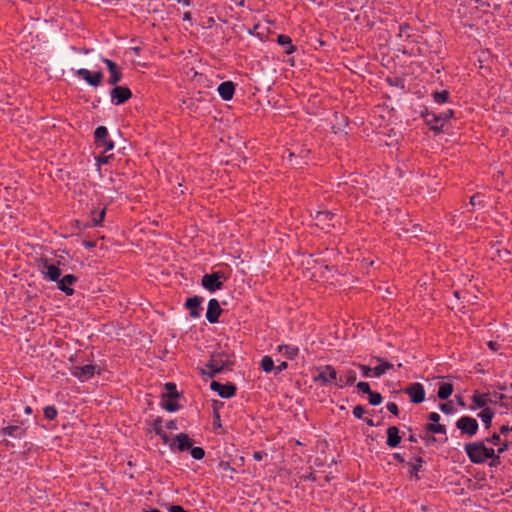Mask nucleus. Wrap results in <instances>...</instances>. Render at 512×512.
Wrapping results in <instances>:
<instances>
[{"label": "nucleus", "mask_w": 512, "mask_h": 512, "mask_svg": "<svg viewBox=\"0 0 512 512\" xmlns=\"http://www.w3.org/2000/svg\"><path fill=\"white\" fill-rule=\"evenodd\" d=\"M507 443H503L497 450L486 447L482 442H472L465 445V452L472 463H483L487 459L498 457L507 450Z\"/></svg>", "instance_id": "f257e3e1"}, {"label": "nucleus", "mask_w": 512, "mask_h": 512, "mask_svg": "<svg viewBox=\"0 0 512 512\" xmlns=\"http://www.w3.org/2000/svg\"><path fill=\"white\" fill-rule=\"evenodd\" d=\"M169 447L174 452H183L185 450H190L191 456L195 460H201L205 452L201 447H192V440L185 433L177 434L171 443H169Z\"/></svg>", "instance_id": "f03ea898"}, {"label": "nucleus", "mask_w": 512, "mask_h": 512, "mask_svg": "<svg viewBox=\"0 0 512 512\" xmlns=\"http://www.w3.org/2000/svg\"><path fill=\"white\" fill-rule=\"evenodd\" d=\"M338 372L331 365L320 366L316 368V375L314 376V382L320 386L336 385L340 388L343 387L342 378L337 377Z\"/></svg>", "instance_id": "7ed1b4c3"}, {"label": "nucleus", "mask_w": 512, "mask_h": 512, "mask_svg": "<svg viewBox=\"0 0 512 512\" xmlns=\"http://www.w3.org/2000/svg\"><path fill=\"white\" fill-rule=\"evenodd\" d=\"M229 365H231V361L227 354L215 353L211 356L209 362L206 364V368L201 369V373L212 378Z\"/></svg>", "instance_id": "20e7f679"}, {"label": "nucleus", "mask_w": 512, "mask_h": 512, "mask_svg": "<svg viewBox=\"0 0 512 512\" xmlns=\"http://www.w3.org/2000/svg\"><path fill=\"white\" fill-rule=\"evenodd\" d=\"M26 427L22 421H15L1 429L3 436H8L14 439H22L26 436Z\"/></svg>", "instance_id": "39448f33"}, {"label": "nucleus", "mask_w": 512, "mask_h": 512, "mask_svg": "<svg viewBox=\"0 0 512 512\" xmlns=\"http://www.w3.org/2000/svg\"><path fill=\"white\" fill-rule=\"evenodd\" d=\"M456 427L463 434H467L469 436H473L478 431V423L475 418L469 416H462L456 422Z\"/></svg>", "instance_id": "423d86ee"}, {"label": "nucleus", "mask_w": 512, "mask_h": 512, "mask_svg": "<svg viewBox=\"0 0 512 512\" xmlns=\"http://www.w3.org/2000/svg\"><path fill=\"white\" fill-rule=\"evenodd\" d=\"M95 143L98 147L103 148L104 152L114 148V143L108 139V130L105 126H99L95 130Z\"/></svg>", "instance_id": "0eeeda50"}, {"label": "nucleus", "mask_w": 512, "mask_h": 512, "mask_svg": "<svg viewBox=\"0 0 512 512\" xmlns=\"http://www.w3.org/2000/svg\"><path fill=\"white\" fill-rule=\"evenodd\" d=\"M76 75L82 78L88 85L92 87H98L103 79V73L101 71H97L91 73L88 69L80 68L76 71Z\"/></svg>", "instance_id": "6e6552de"}, {"label": "nucleus", "mask_w": 512, "mask_h": 512, "mask_svg": "<svg viewBox=\"0 0 512 512\" xmlns=\"http://www.w3.org/2000/svg\"><path fill=\"white\" fill-rule=\"evenodd\" d=\"M97 367L92 364L84 366H75L72 368L71 373L73 376L78 378L80 381L85 382L91 379L96 373Z\"/></svg>", "instance_id": "1a4fd4ad"}, {"label": "nucleus", "mask_w": 512, "mask_h": 512, "mask_svg": "<svg viewBox=\"0 0 512 512\" xmlns=\"http://www.w3.org/2000/svg\"><path fill=\"white\" fill-rule=\"evenodd\" d=\"M311 216L313 218L314 224L323 230L333 225L331 223L333 214L327 210H317L315 214H311Z\"/></svg>", "instance_id": "9d476101"}, {"label": "nucleus", "mask_w": 512, "mask_h": 512, "mask_svg": "<svg viewBox=\"0 0 512 512\" xmlns=\"http://www.w3.org/2000/svg\"><path fill=\"white\" fill-rule=\"evenodd\" d=\"M219 273L205 274L202 277V286L210 292L220 290L223 286Z\"/></svg>", "instance_id": "9b49d317"}, {"label": "nucleus", "mask_w": 512, "mask_h": 512, "mask_svg": "<svg viewBox=\"0 0 512 512\" xmlns=\"http://www.w3.org/2000/svg\"><path fill=\"white\" fill-rule=\"evenodd\" d=\"M41 273L45 279L49 281H58L61 276V271L58 266L49 263L48 260H43L41 264Z\"/></svg>", "instance_id": "f8f14e48"}, {"label": "nucleus", "mask_w": 512, "mask_h": 512, "mask_svg": "<svg viewBox=\"0 0 512 512\" xmlns=\"http://www.w3.org/2000/svg\"><path fill=\"white\" fill-rule=\"evenodd\" d=\"M453 116V110L449 109L446 112L439 114L427 115V122L431 125L432 129H440L444 122Z\"/></svg>", "instance_id": "ddd939ff"}, {"label": "nucleus", "mask_w": 512, "mask_h": 512, "mask_svg": "<svg viewBox=\"0 0 512 512\" xmlns=\"http://www.w3.org/2000/svg\"><path fill=\"white\" fill-rule=\"evenodd\" d=\"M131 91L129 88L124 86H116L110 92L111 100L116 105H120L126 102L131 97Z\"/></svg>", "instance_id": "4468645a"}, {"label": "nucleus", "mask_w": 512, "mask_h": 512, "mask_svg": "<svg viewBox=\"0 0 512 512\" xmlns=\"http://www.w3.org/2000/svg\"><path fill=\"white\" fill-rule=\"evenodd\" d=\"M405 392L410 396L413 403H422L425 399V391L420 383H414L410 385Z\"/></svg>", "instance_id": "2eb2a0df"}, {"label": "nucleus", "mask_w": 512, "mask_h": 512, "mask_svg": "<svg viewBox=\"0 0 512 512\" xmlns=\"http://www.w3.org/2000/svg\"><path fill=\"white\" fill-rule=\"evenodd\" d=\"M210 388L213 391L218 392V394L222 398H230L236 392V388H235V386L233 384H221V383L216 382V381H212L211 382Z\"/></svg>", "instance_id": "dca6fc26"}, {"label": "nucleus", "mask_w": 512, "mask_h": 512, "mask_svg": "<svg viewBox=\"0 0 512 512\" xmlns=\"http://www.w3.org/2000/svg\"><path fill=\"white\" fill-rule=\"evenodd\" d=\"M102 60L106 64V66L109 70V73H110L108 83L110 85H116L122 79V72H121L120 68L117 66V64L115 62H113L110 59H102Z\"/></svg>", "instance_id": "f3484780"}, {"label": "nucleus", "mask_w": 512, "mask_h": 512, "mask_svg": "<svg viewBox=\"0 0 512 512\" xmlns=\"http://www.w3.org/2000/svg\"><path fill=\"white\" fill-rule=\"evenodd\" d=\"M77 278L72 274H67L63 278H59L58 281V289L64 292L66 295H72L74 293L73 288L71 286L76 282Z\"/></svg>", "instance_id": "a211bd4d"}, {"label": "nucleus", "mask_w": 512, "mask_h": 512, "mask_svg": "<svg viewBox=\"0 0 512 512\" xmlns=\"http://www.w3.org/2000/svg\"><path fill=\"white\" fill-rule=\"evenodd\" d=\"M221 313L219 302L216 299H210L208 302L206 318L210 323H215Z\"/></svg>", "instance_id": "6ab92c4d"}, {"label": "nucleus", "mask_w": 512, "mask_h": 512, "mask_svg": "<svg viewBox=\"0 0 512 512\" xmlns=\"http://www.w3.org/2000/svg\"><path fill=\"white\" fill-rule=\"evenodd\" d=\"M217 91L223 100L228 101L231 100L234 95L235 86L233 82L225 81L218 86Z\"/></svg>", "instance_id": "aec40b11"}, {"label": "nucleus", "mask_w": 512, "mask_h": 512, "mask_svg": "<svg viewBox=\"0 0 512 512\" xmlns=\"http://www.w3.org/2000/svg\"><path fill=\"white\" fill-rule=\"evenodd\" d=\"M201 302H202V298H200L198 296H194V297L188 298L186 300L185 305L189 309L191 317L198 318L200 316Z\"/></svg>", "instance_id": "412c9836"}, {"label": "nucleus", "mask_w": 512, "mask_h": 512, "mask_svg": "<svg viewBox=\"0 0 512 512\" xmlns=\"http://www.w3.org/2000/svg\"><path fill=\"white\" fill-rule=\"evenodd\" d=\"M490 397L488 394H481L479 392H475L472 396V405L471 409L475 410L477 408H488L487 405L490 403Z\"/></svg>", "instance_id": "4be33fe9"}, {"label": "nucleus", "mask_w": 512, "mask_h": 512, "mask_svg": "<svg viewBox=\"0 0 512 512\" xmlns=\"http://www.w3.org/2000/svg\"><path fill=\"white\" fill-rule=\"evenodd\" d=\"M401 437L399 436V430L396 426H391L387 429V445L391 448H395L399 445Z\"/></svg>", "instance_id": "5701e85b"}, {"label": "nucleus", "mask_w": 512, "mask_h": 512, "mask_svg": "<svg viewBox=\"0 0 512 512\" xmlns=\"http://www.w3.org/2000/svg\"><path fill=\"white\" fill-rule=\"evenodd\" d=\"M377 361L379 362V365L373 368L374 377H381L383 374H385L388 370H390L393 367V365L390 362L384 361L381 358H377Z\"/></svg>", "instance_id": "b1692460"}, {"label": "nucleus", "mask_w": 512, "mask_h": 512, "mask_svg": "<svg viewBox=\"0 0 512 512\" xmlns=\"http://www.w3.org/2000/svg\"><path fill=\"white\" fill-rule=\"evenodd\" d=\"M277 42L281 46L285 47L286 54H292L296 49L295 46L292 44L291 38L287 35H283V34L278 35Z\"/></svg>", "instance_id": "393cba45"}, {"label": "nucleus", "mask_w": 512, "mask_h": 512, "mask_svg": "<svg viewBox=\"0 0 512 512\" xmlns=\"http://www.w3.org/2000/svg\"><path fill=\"white\" fill-rule=\"evenodd\" d=\"M277 351L283 354L288 359H293L297 356L299 349L295 346L279 345Z\"/></svg>", "instance_id": "a878e982"}, {"label": "nucleus", "mask_w": 512, "mask_h": 512, "mask_svg": "<svg viewBox=\"0 0 512 512\" xmlns=\"http://www.w3.org/2000/svg\"><path fill=\"white\" fill-rule=\"evenodd\" d=\"M160 404L165 410H167L169 412H174V411L178 410V408H179V406L176 402V397L162 396Z\"/></svg>", "instance_id": "bb28decb"}, {"label": "nucleus", "mask_w": 512, "mask_h": 512, "mask_svg": "<svg viewBox=\"0 0 512 512\" xmlns=\"http://www.w3.org/2000/svg\"><path fill=\"white\" fill-rule=\"evenodd\" d=\"M340 378H342L343 387L345 385H351L356 380V372L353 369H350V368L349 369H345L344 371H342V374H341Z\"/></svg>", "instance_id": "cd10ccee"}, {"label": "nucleus", "mask_w": 512, "mask_h": 512, "mask_svg": "<svg viewBox=\"0 0 512 512\" xmlns=\"http://www.w3.org/2000/svg\"><path fill=\"white\" fill-rule=\"evenodd\" d=\"M453 392V386L450 383H442L438 389V397L440 399H447Z\"/></svg>", "instance_id": "c85d7f7f"}, {"label": "nucleus", "mask_w": 512, "mask_h": 512, "mask_svg": "<svg viewBox=\"0 0 512 512\" xmlns=\"http://www.w3.org/2000/svg\"><path fill=\"white\" fill-rule=\"evenodd\" d=\"M493 416L494 413L490 408L482 409V411L478 414V417L486 425V428H489L491 426Z\"/></svg>", "instance_id": "c756f323"}, {"label": "nucleus", "mask_w": 512, "mask_h": 512, "mask_svg": "<svg viewBox=\"0 0 512 512\" xmlns=\"http://www.w3.org/2000/svg\"><path fill=\"white\" fill-rule=\"evenodd\" d=\"M260 365L265 372H270L274 369V362L272 358L269 356H264L261 360Z\"/></svg>", "instance_id": "7c9ffc66"}, {"label": "nucleus", "mask_w": 512, "mask_h": 512, "mask_svg": "<svg viewBox=\"0 0 512 512\" xmlns=\"http://www.w3.org/2000/svg\"><path fill=\"white\" fill-rule=\"evenodd\" d=\"M105 216V209H101L100 211H92L91 212V221L94 225H99Z\"/></svg>", "instance_id": "2f4dec72"}, {"label": "nucleus", "mask_w": 512, "mask_h": 512, "mask_svg": "<svg viewBox=\"0 0 512 512\" xmlns=\"http://www.w3.org/2000/svg\"><path fill=\"white\" fill-rule=\"evenodd\" d=\"M427 430L434 433V434H445L446 429L444 425H441L439 423L432 422L427 426Z\"/></svg>", "instance_id": "473e14b6"}, {"label": "nucleus", "mask_w": 512, "mask_h": 512, "mask_svg": "<svg viewBox=\"0 0 512 512\" xmlns=\"http://www.w3.org/2000/svg\"><path fill=\"white\" fill-rule=\"evenodd\" d=\"M369 403L373 406L381 404L383 398L380 393L372 391L368 394Z\"/></svg>", "instance_id": "72a5a7b5"}, {"label": "nucleus", "mask_w": 512, "mask_h": 512, "mask_svg": "<svg viewBox=\"0 0 512 512\" xmlns=\"http://www.w3.org/2000/svg\"><path fill=\"white\" fill-rule=\"evenodd\" d=\"M165 390H166V392L163 394V396H167V397H177L178 396V393L176 391V386L173 383H166Z\"/></svg>", "instance_id": "f704fd0d"}, {"label": "nucleus", "mask_w": 512, "mask_h": 512, "mask_svg": "<svg viewBox=\"0 0 512 512\" xmlns=\"http://www.w3.org/2000/svg\"><path fill=\"white\" fill-rule=\"evenodd\" d=\"M448 92L447 91H441V92H435L434 93V100L435 102L442 104L445 103L448 99Z\"/></svg>", "instance_id": "c9c22d12"}, {"label": "nucleus", "mask_w": 512, "mask_h": 512, "mask_svg": "<svg viewBox=\"0 0 512 512\" xmlns=\"http://www.w3.org/2000/svg\"><path fill=\"white\" fill-rule=\"evenodd\" d=\"M44 415L47 419L53 420L57 416V409L54 406L44 408Z\"/></svg>", "instance_id": "e433bc0d"}, {"label": "nucleus", "mask_w": 512, "mask_h": 512, "mask_svg": "<svg viewBox=\"0 0 512 512\" xmlns=\"http://www.w3.org/2000/svg\"><path fill=\"white\" fill-rule=\"evenodd\" d=\"M423 460L421 458H417L415 462L410 463V472L412 475H416L419 469L422 467Z\"/></svg>", "instance_id": "4c0bfd02"}, {"label": "nucleus", "mask_w": 512, "mask_h": 512, "mask_svg": "<svg viewBox=\"0 0 512 512\" xmlns=\"http://www.w3.org/2000/svg\"><path fill=\"white\" fill-rule=\"evenodd\" d=\"M357 388L359 389V391H361V392H363V393H365L367 395L372 392L368 382H358Z\"/></svg>", "instance_id": "58836bf2"}, {"label": "nucleus", "mask_w": 512, "mask_h": 512, "mask_svg": "<svg viewBox=\"0 0 512 512\" xmlns=\"http://www.w3.org/2000/svg\"><path fill=\"white\" fill-rule=\"evenodd\" d=\"M358 367L361 369L364 377L373 376V369L370 368L369 366L359 364Z\"/></svg>", "instance_id": "ea45409f"}, {"label": "nucleus", "mask_w": 512, "mask_h": 512, "mask_svg": "<svg viewBox=\"0 0 512 512\" xmlns=\"http://www.w3.org/2000/svg\"><path fill=\"white\" fill-rule=\"evenodd\" d=\"M364 413H365V409H364V407H362L360 405L355 406L353 409V415L356 418H359V419L362 418Z\"/></svg>", "instance_id": "a19ab883"}, {"label": "nucleus", "mask_w": 512, "mask_h": 512, "mask_svg": "<svg viewBox=\"0 0 512 512\" xmlns=\"http://www.w3.org/2000/svg\"><path fill=\"white\" fill-rule=\"evenodd\" d=\"M386 407H387L388 411H390L394 415L398 414V407H397L396 403L389 402V403H387Z\"/></svg>", "instance_id": "79ce46f5"}, {"label": "nucleus", "mask_w": 512, "mask_h": 512, "mask_svg": "<svg viewBox=\"0 0 512 512\" xmlns=\"http://www.w3.org/2000/svg\"><path fill=\"white\" fill-rule=\"evenodd\" d=\"M156 432L160 436V438L162 439L164 444H168L169 445V443H171L169 441L168 436L165 433H163L160 428H156Z\"/></svg>", "instance_id": "37998d69"}, {"label": "nucleus", "mask_w": 512, "mask_h": 512, "mask_svg": "<svg viewBox=\"0 0 512 512\" xmlns=\"http://www.w3.org/2000/svg\"><path fill=\"white\" fill-rule=\"evenodd\" d=\"M288 365L286 362H281L277 366H274V369L276 370V373H280L281 371L287 369Z\"/></svg>", "instance_id": "c03bdc74"}, {"label": "nucleus", "mask_w": 512, "mask_h": 512, "mask_svg": "<svg viewBox=\"0 0 512 512\" xmlns=\"http://www.w3.org/2000/svg\"><path fill=\"white\" fill-rule=\"evenodd\" d=\"M487 441L493 443L494 445H499L500 436L498 434H493L491 438H487Z\"/></svg>", "instance_id": "a18cd8bd"}, {"label": "nucleus", "mask_w": 512, "mask_h": 512, "mask_svg": "<svg viewBox=\"0 0 512 512\" xmlns=\"http://www.w3.org/2000/svg\"><path fill=\"white\" fill-rule=\"evenodd\" d=\"M429 420L434 423H438L440 420V415L436 412H432L429 414Z\"/></svg>", "instance_id": "49530a36"}, {"label": "nucleus", "mask_w": 512, "mask_h": 512, "mask_svg": "<svg viewBox=\"0 0 512 512\" xmlns=\"http://www.w3.org/2000/svg\"><path fill=\"white\" fill-rule=\"evenodd\" d=\"M440 409L442 412L447 413V414L452 412V406L450 404H442L440 406Z\"/></svg>", "instance_id": "de8ad7c7"}, {"label": "nucleus", "mask_w": 512, "mask_h": 512, "mask_svg": "<svg viewBox=\"0 0 512 512\" xmlns=\"http://www.w3.org/2000/svg\"><path fill=\"white\" fill-rule=\"evenodd\" d=\"M170 512H187L179 505H173L169 507Z\"/></svg>", "instance_id": "09e8293b"}, {"label": "nucleus", "mask_w": 512, "mask_h": 512, "mask_svg": "<svg viewBox=\"0 0 512 512\" xmlns=\"http://www.w3.org/2000/svg\"><path fill=\"white\" fill-rule=\"evenodd\" d=\"M253 458H254L255 460H257V461H260V460H262V458H263V453H262V452H255V453L253 454Z\"/></svg>", "instance_id": "8fccbe9b"}, {"label": "nucleus", "mask_w": 512, "mask_h": 512, "mask_svg": "<svg viewBox=\"0 0 512 512\" xmlns=\"http://www.w3.org/2000/svg\"><path fill=\"white\" fill-rule=\"evenodd\" d=\"M109 157H110V156H104V155H103V156H99V157H98V162H99V163H107V162H108V160H109Z\"/></svg>", "instance_id": "3c124183"}, {"label": "nucleus", "mask_w": 512, "mask_h": 512, "mask_svg": "<svg viewBox=\"0 0 512 512\" xmlns=\"http://www.w3.org/2000/svg\"><path fill=\"white\" fill-rule=\"evenodd\" d=\"M508 431H511V430H510V427H508V426L503 425V426L500 428V432H501V433H506V432H508Z\"/></svg>", "instance_id": "603ef678"}, {"label": "nucleus", "mask_w": 512, "mask_h": 512, "mask_svg": "<svg viewBox=\"0 0 512 512\" xmlns=\"http://www.w3.org/2000/svg\"><path fill=\"white\" fill-rule=\"evenodd\" d=\"M167 427H168L169 429H175V428H176V425H175V423H174L173 421H170V422H168V423H167Z\"/></svg>", "instance_id": "864d4df0"}, {"label": "nucleus", "mask_w": 512, "mask_h": 512, "mask_svg": "<svg viewBox=\"0 0 512 512\" xmlns=\"http://www.w3.org/2000/svg\"><path fill=\"white\" fill-rule=\"evenodd\" d=\"M476 199H477V196H472V197L470 198V203H471V205H472V206H475V205H476Z\"/></svg>", "instance_id": "5fc2aeb1"}, {"label": "nucleus", "mask_w": 512, "mask_h": 512, "mask_svg": "<svg viewBox=\"0 0 512 512\" xmlns=\"http://www.w3.org/2000/svg\"><path fill=\"white\" fill-rule=\"evenodd\" d=\"M488 346H489L492 350H496V347H495V346H496V343H495V342H492V341L488 342Z\"/></svg>", "instance_id": "6e6d98bb"}, {"label": "nucleus", "mask_w": 512, "mask_h": 512, "mask_svg": "<svg viewBox=\"0 0 512 512\" xmlns=\"http://www.w3.org/2000/svg\"><path fill=\"white\" fill-rule=\"evenodd\" d=\"M25 413H26V414H31V413H32V409H31V407L27 406V407L25 408Z\"/></svg>", "instance_id": "4d7b16f0"}, {"label": "nucleus", "mask_w": 512, "mask_h": 512, "mask_svg": "<svg viewBox=\"0 0 512 512\" xmlns=\"http://www.w3.org/2000/svg\"><path fill=\"white\" fill-rule=\"evenodd\" d=\"M184 19H185V20H189V19H190V13H189V12H186V13L184 14Z\"/></svg>", "instance_id": "13d9d810"}, {"label": "nucleus", "mask_w": 512, "mask_h": 512, "mask_svg": "<svg viewBox=\"0 0 512 512\" xmlns=\"http://www.w3.org/2000/svg\"><path fill=\"white\" fill-rule=\"evenodd\" d=\"M395 458H397L398 460L402 461V458L400 457L399 454H395Z\"/></svg>", "instance_id": "bf43d9fd"}, {"label": "nucleus", "mask_w": 512, "mask_h": 512, "mask_svg": "<svg viewBox=\"0 0 512 512\" xmlns=\"http://www.w3.org/2000/svg\"><path fill=\"white\" fill-rule=\"evenodd\" d=\"M367 424L370 425V426H373V421L372 420H368Z\"/></svg>", "instance_id": "052dcab7"}, {"label": "nucleus", "mask_w": 512, "mask_h": 512, "mask_svg": "<svg viewBox=\"0 0 512 512\" xmlns=\"http://www.w3.org/2000/svg\"><path fill=\"white\" fill-rule=\"evenodd\" d=\"M147 512H161V511H159L158 509H152V510L147 511Z\"/></svg>", "instance_id": "680f3d73"}, {"label": "nucleus", "mask_w": 512, "mask_h": 512, "mask_svg": "<svg viewBox=\"0 0 512 512\" xmlns=\"http://www.w3.org/2000/svg\"><path fill=\"white\" fill-rule=\"evenodd\" d=\"M294 156V153H289V158L291 159Z\"/></svg>", "instance_id": "e2e57ef3"}, {"label": "nucleus", "mask_w": 512, "mask_h": 512, "mask_svg": "<svg viewBox=\"0 0 512 512\" xmlns=\"http://www.w3.org/2000/svg\"><path fill=\"white\" fill-rule=\"evenodd\" d=\"M510 430L512 431V426L510 427Z\"/></svg>", "instance_id": "0e129e2a"}]
</instances>
